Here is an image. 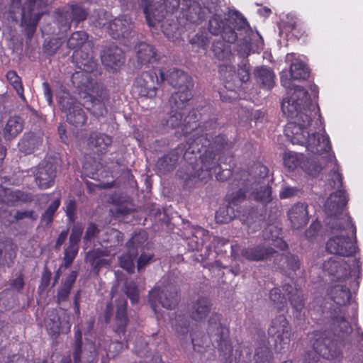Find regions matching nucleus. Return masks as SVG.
<instances>
[{
	"mask_svg": "<svg viewBox=\"0 0 363 363\" xmlns=\"http://www.w3.org/2000/svg\"><path fill=\"white\" fill-rule=\"evenodd\" d=\"M284 164L290 170L300 167L311 176H316L321 170L320 164L317 162H309L303 154L295 152L286 153L284 156Z\"/></svg>",
	"mask_w": 363,
	"mask_h": 363,
	"instance_id": "nucleus-20",
	"label": "nucleus"
},
{
	"mask_svg": "<svg viewBox=\"0 0 363 363\" xmlns=\"http://www.w3.org/2000/svg\"><path fill=\"white\" fill-rule=\"evenodd\" d=\"M37 186L40 189L52 186L56 177V167L49 161L43 160L32 169Z\"/></svg>",
	"mask_w": 363,
	"mask_h": 363,
	"instance_id": "nucleus-19",
	"label": "nucleus"
},
{
	"mask_svg": "<svg viewBox=\"0 0 363 363\" xmlns=\"http://www.w3.org/2000/svg\"><path fill=\"white\" fill-rule=\"evenodd\" d=\"M63 14L69 21H75L77 23L86 19L88 11L81 4H67L63 9Z\"/></svg>",
	"mask_w": 363,
	"mask_h": 363,
	"instance_id": "nucleus-41",
	"label": "nucleus"
},
{
	"mask_svg": "<svg viewBox=\"0 0 363 363\" xmlns=\"http://www.w3.org/2000/svg\"><path fill=\"white\" fill-rule=\"evenodd\" d=\"M277 252L272 247L259 244L245 247L241 250V256L248 261H265L274 257Z\"/></svg>",
	"mask_w": 363,
	"mask_h": 363,
	"instance_id": "nucleus-25",
	"label": "nucleus"
},
{
	"mask_svg": "<svg viewBox=\"0 0 363 363\" xmlns=\"http://www.w3.org/2000/svg\"><path fill=\"white\" fill-rule=\"evenodd\" d=\"M313 350L328 360H340L342 357L338 336L330 330H315L308 335Z\"/></svg>",
	"mask_w": 363,
	"mask_h": 363,
	"instance_id": "nucleus-9",
	"label": "nucleus"
},
{
	"mask_svg": "<svg viewBox=\"0 0 363 363\" xmlns=\"http://www.w3.org/2000/svg\"><path fill=\"white\" fill-rule=\"evenodd\" d=\"M169 84L174 88L178 89L174 92L170 101L177 104H184L182 101H189L193 98L192 89L194 86L193 79L184 71L173 68L169 71L167 78Z\"/></svg>",
	"mask_w": 363,
	"mask_h": 363,
	"instance_id": "nucleus-10",
	"label": "nucleus"
},
{
	"mask_svg": "<svg viewBox=\"0 0 363 363\" xmlns=\"http://www.w3.org/2000/svg\"><path fill=\"white\" fill-rule=\"evenodd\" d=\"M280 261L283 262V268L296 272L300 268L301 262L297 256L294 255H280Z\"/></svg>",
	"mask_w": 363,
	"mask_h": 363,
	"instance_id": "nucleus-53",
	"label": "nucleus"
},
{
	"mask_svg": "<svg viewBox=\"0 0 363 363\" xmlns=\"http://www.w3.org/2000/svg\"><path fill=\"white\" fill-rule=\"evenodd\" d=\"M306 110V108L305 110H301L298 113V116H296L294 118L296 120L294 123H296L297 125H299L301 126L308 128V126H310L312 122V118L305 112Z\"/></svg>",
	"mask_w": 363,
	"mask_h": 363,
	"instance_id": "nucleus-63",
	"label": "nucleus"
},
{
	"mask_svg": "<svg viewBox=\"0 0 363 363\" xmlns=\"http://www.w3.org/2000/svg\"><path fill=\"white\" fill-rule=\"evenodd\" d=\"M82 233L83 230L82 228H73L69 238V245L75 247H79V243L81 240Z\"/></svg>",
	"mask_w": 363,
	"mask_h": 363,
	"instance_id": "nucleus-62",
	"label": "nucleus"
},
{
	"mask_svg": "<svg viewBox=\"0 0 363 363\" xmlns=\"http://www.w3.org/2000/svg\"><path fill=\"white\" fill-rule=\"evenodd\" d=\"M159 74L160 78L154 70L142 72L134 81L132 87L133 94L147 99L155 98L157 90L155 84H160L166 79L163 71L160 70Z\"/></svg>",
	"mask_w": 363,
	"mask_h": 363,
	"instance_id": "nucleus-13",
	"label": "nucleus"
},
{
	"mask_svg": "<svg viewBox=\"0 0 363 363\" xmlns=\"http://www.w3.org/2000/svg\"><path fill=\"white\" fill-rule=\"evenodd\" d=\"M101 60L104 67L114 72L124 64L125 56L121 48L111 44L104 49Z\"/></svg>",
	"mask_w": 363,
	"mask_h": 363,
	"instance_id": "nucleus-21",
	"label": "nucleus"
},
{
	"mask_svg": "<svg viewBox=\"0 0 363 363\" xmlns=\"http://www.w3.org/2000/svg\"><path fill=\"white\" fill-rule=\"evenodd\" d=\"M18 305V295L9 289L0 292V312L10 311Z\"/></svg>",
	"mask_w": 363,
	"mask_h": 363,
	"instance_id": "nucleus-43",
	"label": "nucleus"
},
{
	"mask_svg": "<svg viewBox=\"0 0 363 363\" xmlns=\"http://www.w3.org/2000/svg\"><path fill=\"white\" fill-rule=\"evenodd\" d=\"M218 69L223 79L224 86L228 91H237L250 79V67L247 63L238 65L237 72L230 65H220Z\"/></svg>",
	"mask_w": 363,
	"mask_h": 363,
	"instance_id": "nucleus-12",
	"label": "nucleus"
},
{
	"mask_svg": "<svg viewBox=\"0 0 363 363\" xmlns=\"http://www.w3.org/2000/svg\"><path fill=\"white\" fill-rule=\"evenodd\" d=\"M267 332L269 336L274 340L275 350L284 352L289 346L291 335V328L286 316L279 315L272 319Z\"/></svg>",
	"mask_w": 363,
	"mask_h": 363,
	"instance_id": "nucleus-14",
	"label": "nucleus"
},
{
	"mask_svg": "<svg viewBox=\"0 0 363 363\" xmlns=\"http://www.w3.org/2000/svg\"><path fill=\"white\" fill-rule=\"evenodd\" d=\"M172 325L177 333L185 335L187 334L189 331V320L185 314L182 313H177L174 322H172Z\"/></svg>",
	"mask_w": 363,
	"mask_h": 363,
	"instance_id": "nucleus-48",
	"label": "nucleus"
},
{
	"mask_svg": "<svg viewBox=\"0 0 363 363\" xmlns=\"http://www.w3.org/2000/svg\"><path fill=\"white\" fill-rule=\"evenodd\" d=\"M71 289H72L62 284L57 289L56 303L60 304L62 302L67 301Z\"/></svg>",
	"mask_w": 363,
	"mask_h": 363,
	"instance_id": "nucleus-64",
	"label": "nucleus"
},
{
	"mask_svg": "<svg viewBox=\"0 0 363 363\" xmlns=\"http://www.w3.org/2000/svg\"><path fill=\"white\" fill-rule=\"evenodd\" d=\"M16 257V246L11 240H0V267H11Z\"/></svg>",
	"mask_w": 363,
	"mask_h": 363,
	"instance_id": "nucleus-35",
	"label": "nucleus"
},
{
	"mask_svg": "<svg viewBox=\"0 0 363 363\" xmlns=\"http://www.w3.org/2000/svg\"><path fill=\"white\" fill-rule=\"evenodd\" d=\"M72 58L76 66L84 72V73H77V77H79L80 74L82 77H85V78L89 80V74L94 71L97 65L92 55L91 44L75 50L73 52Z\"/></svg>",
	"mask_w": 363,
	"mask_h": 363,
	"instance_id": "nucleus-18",
	"label": "nucleus"
},
{
	"mask_svg": "<svg viewBox=\"0 0 363 363\" xmlns=\"http://www.w3.org/2000/svg\"><path fill=\"white\" fill-rule=\"evenodd\" d=\"M161 29L164 35L169 40L174 41L177 38L178 26L174 21L172 22L168 21L163 22L161 25Z\"/></svg>",
	"mask_w": 363,
	"mask_h": 363,
	"instance_id": "nucleus-54",
	"label": "nucleus"
},
{
	"mask_svg": "<svg viewBox=\"0 0 363 363\" xmlns=\"http://www.w3.org/2000/svg\"><path fill=\"white\" fill-rule=\"evenodd\" d=\"M285 135L293 144L304 145L308 152L320 155L331 150L329 136L325 131L309 133L307 128L297 125L296 123H288L284 128Z\"/></svg>",
	"mask_w": 363,
	"mask_h": 363,
	"instance_id": "nucleus-8",
	"label": "nucleus"
},
{
	"mask_svg": "<svg viewBox=\"0 0 363 363\" xmlns=\"http://www.w3.org/2000/svg\"><path fill=\"white\" fill-rule=\"evenodd\" d=\"M189 43L193 48L206 50L209 44V38L206 33L199 32L189 40Z\"/></svg>",
	"mask_w": 363,
	"mask_h": 363,
	"instance_id": "nucleus-49",
	"label": "nucleus"
},
{
	"mask_svg": "<svg viewBox=\"0 0 363 363\" xmlns=\"http://www.w3.org/2000/svg\"><path fill=\"white\" fill-rule=\"evenodd\" d=\"M362 262L359 259L354 262V274L352 275L350 265L340 257H330L325 261L323 264V271L331 277L332 281L337 282H346V284H335L328 290L330 298L337 305L333 309L337 311L339 308L345 311L347 304L352 298L350 288H358L359 275L361 272Z\"/></svg>",
	"mask_w": 363,
	"mask_h": 363,
	"instance_id": "nucleus-5",
	"label": "nucleus"
},
{
	"mask_svg": "<svg viewBox=\"0 0 363 363\" xmlns=\"http://www.w3.org/2000/svg\"><path fill=\"white\" fill-rule=\"evenodd\" d=\"M136 59L139 64L147 65L157 60L155 47L145 42H140L135 46Z\"/></svg>",
	"mask_w": 363,
	"mask_h": 363,
	"instance_id": "nucleus-31",
	"label": "nucleus"
},
{
	"mask_svg": "<svg viewBox=\"0 0 363 363\" xmlns=\"http://www.w3.org/2000/svg\"><path fill=\"white\" fill-rule=\"evenodd\" d=\"M310 103V97L307 90L303 86H297L290 96L283 99L281 110L288 118H294L298 116V113L301 110H305Z\"/></svg>",
	"mask_w": 363,
	"mask_h": 363,
	"instance_id": "nucleus-17",
	"label": "nucleus"
},
{
	"mask_svg": "<svg viewBox=\"0 0 363 363\" xmlns=\"http://www.w3.org/2000/svg\"><path fill=\"white\" fill-rule=\"evenodd\" d=\"M99 239L101 245L111 250L123 244V234L115 228H108Z\"/></svg>",
	"mask_w": 363,
	"mask_h": 363,
	"instance_id": "nucleus-36",
	"label": "nucleus"
},
{
	"mask_svg": "<svg viewBox=\"0 0 363 363\" xmlns=\"http://www.w3.org/2000/svg\"><path fill=\"white\" fill-rule=\"evenodd\" d=\"M184 102V104H174L169 100L170 111L169 116L166 120L165 125L169 128H177L181 126L182 134L189 137L184 145L185 151L189 144L198 137L206 136V133L208 128V123L211 121H218L216 118H211V107L205 101L201 102L196 107L192 108L188 115L183 120V110L187 106L189 101Z\"/></svg>",
	"mask_w": 363,
	"mask_h": 363,
	"instance_id": "nucleus-4",
	"label": "nucleus"
},
{
	"mask_svg": "<svg viewBox=\"0 0 363 363\" xmlns=\"http://www.w3.org/2000/svg\"><path fill=\"white\" fill-rule=\"evenodd\" d=\"M104 320L107 324L111 323V328L116 333L124 335L129 323L127 300L125 298L116 300L115 313L112 302H108L104 311Z\"/></svg>",
	"mask_w": 363,
	"mask_h": 363,
	"instance_id": "nucleus-11",
	"label": "nucleus"
},
{
	"mask_svg": "<svg viewBox=\"0 0 363 363\" xmlns=\"http://www.w3.org/2000/svg\"><path fill=\"white\" fill-rule=\"evenodd\" d=\"M180 5L182 6V10L189 21L196 23L200 20L201 7L196 0H172L170 1L172 12L177 10Z\"/></svg>",
	"mask_w": 363,
	"mask_h": 363,
	"instance_id": "nucleus-28",
	"label": "nucleus"
},
{
	"mask_svg": "<svg viewBox=\"0 0 363 363\" xmlns=\"http://www.w3.org/2000/svg\"><path fill=\"white\" fill-rule=\"evenodd\" d=\"M108 94L106 90H101L99 98L91 97V106L88 108L94 116L99 118L104 116L107 113V108L105 105V100L107 99Z\"/></svg>",
	"mask_w": 363,
	"mask_h": 363,
	"instance_id": "nucleus-42",
	"label": "nucleus"
},
{
	"mask_svg": "<svg viewBox=\"0 0 363 363\" xmlns=\"http://www.w3.org/2000/svg\"><path fill=\"white\" fill-rule=\"evenodd\" d=\"M23 128V121L20 116H11L7 121L3 135L5 140H11L16 138Z\"/></svg>",
	"mask_w": 363,
	"mask_h": 363,
	"instance_id": "nucleus-40",
	"label": "nucleus"
},
{
	"mask_svg": "<svg viewBox=\"0 0 363 363\" xmlns=\"http://www.w3.org/2000/svg\"><path fill=\"white\" fill-rule=\"evenodd\" d=\"M308 208L306 203L298 202L289 209L287 217L292 228L301 229L308 224L310 218Z\"/></svg>",
	"mask_w": 363,
	"mask_h": 363,
	"instance_id": "nucleus-23",
	"label": "nucleus"
},
{
	"mask_svg": "<svg viewBox=\"0 0 363 363\" xmlns=\"http://www.w3.org/2000/svg\"><path fill=\"white\" fill-rule=\"evenodd\" d=\"M47 0H26L22 6L21 0H11L9 9V16L15 22L20 18L21 26L26 37V44H30L37 29L43 9Z\"/></svg>",
	"mask_w": 363,
	"mask_h": 363,
	"instance_id": "nucleus-7",
	"label": "nucleus"
},
{
	"mask_svg": "<svg viewBox=\"0 0 363 363\" xmlns=\"http://www.w3.org/2000/svg\"><path fill=\"white\" fill-rule=\"evenodd\" d=\"M45 325L48 333L54 337H57L60 333L67 334L70 332L71 323L69 316L67 319L61 320V318L56 312H52L47 319L45 320Z\"/></svg>",
	"mask_w": 363,
	"mask_h": 363,
	"instance_id": "nucleus-26",
	"label": "nucleus"
},
{
	"mask_svg": "<svg viewBox=\"0 0 363 363\" xmlns=\"http://www.w3.org/2000/svg\"><path fill=\"white\" fill-rule=\"evenodd\" d=\"M79 252V247L68 245L64 251L63 263L62 267L67 269L73 263Z\"/></svg>",
	"mask_w": 363,
	"mask_h": 363,
	"instance_id": "nucleus-55",
	"label": "nucleus"
},
{
	"mask_svg": "<svg viewBox=\"0 0 363 363\" xmlns=\"http://www.w3.org/2000/svg\"><path fill=\"white\" fill-rule=\"evenodd\" d=\"M229 44L223 38L214 40L211 48L214 57L222 62L229 61L232 57L231 47Z\"/></svg>",
	"mask_w": 363,
	"mask_h": 363,
	"instance_id": "nucleus-39",
	"label": "nucleus"
},
{
	"mask_svg": "<svg viewBox=\"0 0 363 363\" xmlns=\"http://www.w3.org/2000/svg\"><path fill=\"white\" fill-rule=\"evenodd\" d=\"M112 143L113 139L110 135L95 131L90 133L87 144L96 155H103L108 151Z\"/></svg>",
	"mask_w": 363,
	"mask_h": 363,
	"instance_id": "nucleus-27",
	"label": "nucleus"
},
{
	"mask_svg": "<svg viewBox=\"0 0 363 363\" xmlns=\"http://www.w3.org/2000/svg\"><path fill=\"white\" fill-rule=\"evenodd\" d=\"M133 28L130 18L121 16L109 23L108 33L114 39H125L130 35Z\"/></svg>",
	"mask_w": 363,
	"mask_h": 363,
	"instance_id": "nucleus-24",
	"label": "nucleus"
},
{
	"mask_svg": "<svg viewBox=\"0 0 363 363\" xmlns=\"http://www.w3.org/2000/svg\"><path fill=\"white\" fill-rule=\"evenodd\" d=\"M254 75L257 83L262 88L270 90L274 87L275 74L272 69L264 66L257 67L254 70Z\"/></svg>",
	"mask_w": 363,
	"mask_h": 363,
	"instance_id": "nucleus-37",
	"label": "nucleus"
},
{
	"mask_svg": "<svg viewBox=\"0 0 363 363\" xmlns=\"http://www.w3.org/2000/svg\"><path fill=\"white\" fill-rule=\"evenodd\" d=\"M273 354L270 348L267 346H261L256 349L255 363H270Z\"/></svg>",
	"mask_w": 363,
	"mask_h": 363,
	"instance_id": "nucleus-52",
	"label": "nucleus"
},
{
	"mask_svg": "<svg viewBox=\"0 0 363 363\" xmlns=\"http://www.w3.org/2000/svg\"><path fill=\"white\" fill-rule=\"evenodd\" d=\"M212 308L211 301L206 297H199L192 302L190 308V316L195 321L204 320Z\"/></svg>",
	"mask_w": 363,
	"mask_h": 363,
	"instance_id": "nucleus-30",
	"label": "nucleus"
},
{
	"mask_svg": "<svg viewBox=\"0 0 363 363\" xmlns=\"http://www.w3.org/2000/svg\"><path fill=\"white\" fill-rule=\"evenodd\" d=\"M348 202V196L344 189H338L332 193L327 199L325 208L329 216L328 225L333 230H352L353 240L345 235H335L326 242V250L331 254L342 257H352L355 255L357 246V229L347 213H343Z\"/></svg>",
	"mask_w": 363,
	"mask_h": 363,
	"instance_id": "nucleus-2",
	"label": "nucleus"
},
{
	"mask_svg": "<svg viewBox=\"0 0 363 363\" xmlns=\"http://www.w3.org/2000/svg\"><path fill=\"white\" fill-rule=\"evenodd\" d=\"M253 197L257 201L267 203L272 200V188L269 186H261L253 193Z\"/></svg>",
	"mask_w": 363,
	"mask_h": 363,
	"instance_id": "nucleus-56",
	"label": "nucleus"
},
{
	"mask_svg": "<svg viewBox=\"0 0 363 363\" xmlns=\"http://www.w3.org/2000/svg\"><path fill=\"white\" fill-rule=\"evenodd\" d=\"M206 136L194 139L184 154V160L192 164V160L200 162V167L191 177L198 181L206 182L216 174L217 180L225 182L231 177L235 164L232 150L235 143L229 141L222 134L214 136L218 128L216 121H209Z\"/></svg>",
	"mask_w": 363,
	"mask_h": 363,
	"instance_id": "nucleus-1",
	"label": "nucleus"
},
{
	"mask_svg": "<svg viewBox=\"0 0 363 363\" xmlns=\"http://www.w3.org/2000/svg\"><path fill=\"white\" fill-rule=\"evenodd\" d=\"M282 289L287 294L289 301L293 308L296 311L301 313L305 306L301 289L289 284L282 285Z\"/></svg>",
	"mask_w": 363,
	"mask_h": 363,
	"instance_id": "nucleus-34",
	"label": "nucleus"
},
{
	"mask_svg": "<svg viewBox=\"0 0 363 363\" xmlns=\"http://www.w3.org/2000/svg\"><path fill=\"white\" fill-rule=\"evenodd\" d=\"M89 35L84 30L75 31L69 38L67 45L68 48L74 50L79 49L91 43L88 40Z\"/></svg>",
	"mask_w": 363,
	"mask_h": 363,
	"instance_id": "nucleus-44",
	"label": "nucleus"
},
{
	"mask_svg": "<svg viewBox=\"0 0 363 363\" xmlns=\"http://www.w3.org/2000/svg\"><path fill=\"white\" fill-rule=\"evenodd\" d=\"M207 29L215 36L220 35L228 43H235L238 39L239 52L246 56L250 55L252 45V36H257L262 43L259 33H254L247 19L236 10H229L227 13L216 11L208 20Z\"/></svg>",
	"mask_w": 363,
	"mask_h": 363,
	"instance_id": "nucleus-3",
	"label": "nucleus"
},
{
	"mask_svg": "<svg viewBox=\"0 0 363 363\" xmlns=\"http://www.w3.org/2000/svg\"><path fill=\"white\" fill-rule=\"evenodd\" d=\"M143 4H144L143 12L150 27H154L156 22L160 23L164 18L167 9L172 11L169 0L158 4H152L149 0H143Z\"/></svg>",
	"mask_w": 363,
	"mask_h": 363,
	"instance_id": "nucleus-22",
	"label": "nucleus"
},
{
	"mask_svg": "<svg viewBox=\"0 0 363 363\" xmlns=\"http://www.w3.org/2000/svg\"><path fill=\"white\" fill-rule=\"evenodd\" d=\"M25 286L24 274L20 272L16 277L10 279L7 282V288L11 291L17 294H22Z\"/></svg>",
	"mask_w": 363,
	"mask_h": 363,
	"instance_id": "nucleus-51",
	"label": "nucleus"
},
{
	"mask_svg": "<svg viewBox=\"0 0 363 363\" xmlns=\"http://www.w3.org/2000/svg\"><path fill=\"white\" fill-rule=\"evenodd\" d=\"M123 344L120 341L111 342L106 348V354L108 357L113 358L116 356L122 350Z\"/></svg>",
	"mask_w": 363,
	"mask_h": 363,
	"instance_id": "nucleus-61",
	"label": "nucleus"
},
{
	"mask_svg": "<svg viewBox=\"0 0 363 363\" xmlns=\"http://www.w3.org/2000/svg\"><path fill=\"white\" fill-rule=\"evenodd\" d=\"M6 77L11 85L16 91L17 94L22 98L25 99L23 96V86L21 82V78L17 74L14 70H9L6 74Z\"/></svg>",
	"mask_w": 363,
	"mask_h": 363,
	"instance_id": "nucleus-50",
	"label": "nucleus"
},
{
	"mask_svg": "<svg viewBox=\"0 0 363 363\" xmlns=\"http://www.w3.org/2000/svg\"><path fill=\"white\" fill-rule=\"evenodd\" d=\"M216 220L218 223H228L233 220L232 216L228 215V208L220 207L216 213Z\"/></svg>",
	"mask_w": 363,
	"mask_h": 363,
	"instance_id": "nucleus-60",
	"label": "nucleus"
},
{
	"mask_svg": "<svg viewBox=\"0 0 363 363\" xmlns=\"http://www.w3.org/2000/svg\"><path fill=\"white\" fill-rule=\"evenodd\" d=\"M289 72L291 78L296 80H305L310 74L308 67L301 61L292 62Z\"/></svg>",
	"mask_w": 363,
	"mask_h": 363,
	"instance_id": "nucleus-45",
	"label": "nucleus"
},
{
	"mask_svg": "<svg viewBox=\"0 0 363 363\" xmlns=\"http://www.w3.org/2000/svg\"><path fill=\"white\" fill-rule=\"evenodd\" d=\"M222 315L218 313H213L208 321L207 333L206 335L202 332H194L191 333V342L194 350L202 353L206 348L209 347L210 342L214 347H216L220 355L225 359L230 357L233 348L230 339V330L228 327L221 323Z\"/></svg>",
	"mask_w": 363,
	"mask_h": 363,
	"instance_id": "nucleus-6",
	"label": "nucleus"
},
{
	"mask_svg": "<svg viewBox=\"0 0 363 363\" xmlns=\"http://www.w3.org/2000/svg\"><path fill=\"white\" fill-rule=\"evenodd\" d=\"M77 202L74 199H69L65 204V213L70 222H74L77 218Z\"/></svg>",
	"mask_w": 363,
	"mask_h": 363,
	"instance_id": "nucleus-58",
	"label": "nucleus"
},
{
	"mask_svg": "<svg viewBox=\"0 0 363 363\" xmlns=\"http://www.w3.org/2000/svg\"><path fill=\"white\" fill-rule=\"evenodd\" d=\"M177 287L172 284L152 289L149 292V303L156 313L157 302L167 309L174 308L179 303Z\"/></svg>",
	"mask_w": 363,
	"mask_h": 363,
	"instance_id": "nucleus-16",
	"label": "nucleus"
},
{
	"mask_svg": "<svg viewBox=\"0 0 363 363\" xmlns=\"http://www.w3.org/2000/svg\"><path fill=\"white\" fill-rule=\"evenodd\" d=\"M299 191L300 189L296 186L284 185L279 191V198L281 199H289L296 196Z\"/></svg>",
	"mask_w": 363,
	"mask_h": 363,
	"instance_id": "nucleus-59",
	"label": "nucleus"
},
{
	"mask_svg": "<svg viewBox=\"0 0 363 363\" xmlns=\"http://www.w3.org/2000/svg\"><path fill=\"white\" fill-rule=\"evenodd\" d=\"M246 199V191L242 189L228 196V202L235 208L242 206Z\"/></svg>",
	"mask_w": 363,
	"mask_h": 363,
	"instance_id": "nucleus-57",
	"label": "nucleus"
},
{
	"mask_svg": "<svg viewBox=\"0 0 363 363\" xmlns=\"http://www.w3.org/2000/svg\"><path fill=\"white\" fill-rule=\"evenodd\" d=\"M269 300L273 306L278 311L284 310L286 306V298L284 294L281 292L280 289L273 288L269 291Z\"/></svg>",
	"mask_w": 363,
	"mask_h": 363,
	"instance_id": "nucleus-47",
	"label": "nucleus"
},
{
	"mask_svg": "<svg viewBox=\"0 0 363 363\" xmlns=\"http://www.w3.org/2000/svg\"><path fill=\"white\" fill-rule=\"evenodd\" d=\"M345 311L340 308L337 311L336 309H333L330 311L331 325L333 327L338 330L342 335H349L352 332L351 324L347 321L345 318Z\"/></svg>",
	"mask_w": 363,
	"mask_h": 363,
	"instance_id": "nucleus-33",
	"label": "nucleus"
},
{
	"mask_svg": "<svg viewBox=\"0 0 363 363\" xmlns=\"http://www.w3.org/2000/svg\"><path fill=\"white\" fill-rule=\"evenodd\" d=\"M127 252L118 257L119 266L128 273L135 271L134 260L138 255V249L134 246V242L130 239L126 243Z\"/></svg>",
	"mask_w": 363,
	"mask_h": 363,
	"instance_id": "nucleus-32",
	"label": "nucleus"
},
{
	"mask_svg": "<svg viewBox=\"0 0 363 363\" xmlns=\"http://www.w3.org/2000/svg\"><path fill=\"white\" fill-rule=\"evenodd\" d=\"M184 152L185 149L184 148V145H182L174 150L159 158L156 163V167L158 172L162 174H165L172 171L178 162L179 158V154L182 153L184 155ZM183 157L184 158V156Z\"/></svg>",
	"mask_w": 363,
	"mask_h": 363,
	"instance_id": "nucleus-29",
	"label": "nucleus"
},
{
	"mask_svg": "<svg viewBox=\"0 0 363 363\" xmlns=\"http://www.w3.org/2000/svg\"><path fill=\"white\" fill-rule=\"evenodd\" d=\"M106 255L104 250L99 248L87 253L86 259L96 274H99L101 269L107 267L110 264V261L103 257Z\"/></svg>",
	"mask_w": 363,
	"mask_h": 363,
	"instance_id": "nucleus-38",
	"label": "nucleus"
},
{
	"mask_svg": "<svg viewBox=\"0 0 363 363\" xmlns=\"http://www.w3.org/2000/svg\"><path fill=\"white\" fill-rule=\"evenodd\" d=\"M58 104L61 111L66 113L68 123L76 128L86 124L88 117L82 104L71 97L68 93L59 97Z\"/></svg>",
	"mask_w": 363,
	"mask_h": 363,
	"instance_id": "nucleus-15",
	"label": "nucleus"
},
{
	"mask_svg": "<svg viewBox=\"0 0 363 363\" xmlns=\"http://www.w3.org/2000/svg\"><path fill=\"white\" fill-rule=\"evenodd\" d=\"M61 203V198L60 196L55 199L54 201L51 202V203L48 206L46 210L41 215V222L44 223L46 227H50L53 220L54 216L59 208Z\"/></svg>",
	"mask_w": 363,
	"mask_h": 363,
	"instance_id": "nucleus-46",
	"label": "nucleus"
}]
</instances>
